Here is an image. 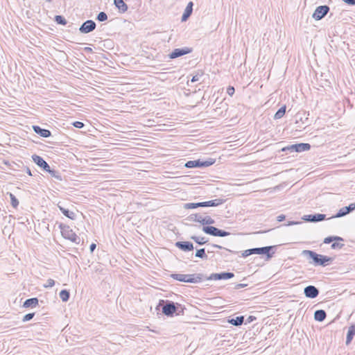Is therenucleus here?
Returning <instances> with one entry per match:
<instances>
[{
  "instance_id": "obj_30",
  "label": "nucleus",
  "mask_w": 355,
  "mask_h": 355,
  "mask_svg": "<svg viewBox=\"0 0 355 355\" xmlns=\"http://www.w3.org/2000/svg\"><path fill=\"white\" fill-rule=\"evenodd\" d=\"M191 239L194 241L196 243L202 245L208 242V240L203 236H191Z\"/></svg>"
},
{
  "instance_id": "obj_41",
  "label": "nucleus",
  "mask_w": 355,
  "mask_h": 355,
  "mask_svg": "<svg viewBox=\"0 0 355 355\" xmlns=\"http://www.w3.org/2000/svg\"><path fill=\"white\" fill-rule=\"evenodd\" d=\"M203 75V72L202 71H200V73H198L197 74L194 75L191 80V83H196L197 81L199 80L200 79V77L202 76Z\"/></svg>"
},
{
  "instance_id": "obj_15",
  "label": "nucleus",
  "mask_w": 355,
  "mask_h": 355,
  "mask_svg": "<svg viewBox=\"0 0 355 355\" xmlns=\"http://www.w3.org/2000/svg\"><path fill=\"white\" fill-rule=\"evenodd\" d=\"M319 290L315 286L309 285L304 288V295L311 299H314L317 297L319 295Z\"/></svg>"
},
{
  "instance_id": "obj_28",
  "label": "nucleus",
  "mask_w": 355,
  "mask_h": 355,
  "mask_svg": "<svg viewBox=\"0 0 355 355\" xmlns=\"http://www.w3.org/2000/svg\"><path fill=\"white\" fill-rule=\"evenodd\" d=\"M203 216L201 214H192L187 217V220L189 221L198 222L202 223L201 220Z\"/></svg>"
},
{
  "instance_id": "obj_43",
  "label": "nucleus",
  "mask_w": 355,
  "mask_h": 355,
  "mask_svg": "<svg viewBox=\"0 0 355 355\" xmlns=\"http://www.w3.org/2000/svg\"><path fill=\"white\" fill-rule=\"evenodd\" d=\"M55 285V281L52 279H49L46 284H44L45 288H51Z\"/></svg>"
},
{
  "instance_id": "obj_27",
  "label": "nucleus",
  "mask_w": 355,
  "mask_h": 355,
  "mask_svg": "<svg viewBox=\"0 0 355 355\" xmlns=\"http://www.w3.org/2000/svg\"><path fill=\"white\" fill-rule=\"evenodd\" d=\"M344 241V239L340 236H329L326 237L324 239L323 243L325 244H329V243H333L334 241Z\"/></svg>"
},
{
  "instance_id": "obj_21",
  "label": "nucleus",
  "mask_w": 355,
  "mask_h": 355,
  "mask_svg": "<svg viewBox=\"0 0 355 355\" xmlns=\"http://www.w3.org/2000/svg\"><path fill=\"white\" fill-rule=\"evenodd\" d=\"M58 209H60V211L66 216L68 218L71 219V220H75L76 218V214L75 212L72 211H69L68 209H65L64 207H62L60 205V202L58 203L57 205Z\"/></svg>"
},
{
  "instance_id": "obj_8",
  "label": "nucleus",
  "mask_w": 355,
  "mask_h": 355,
  "mask_svg": "<svg viewBox=\"0 0 355 355\" xmlns=\"http://www.w3.org/2000/svg\"><path fill=\"white\" fill-rule=\"evenodd\" d=\"M311 149V145L308 143H299L292 144L282 148V152H297L301 153L309 150Z\"/></svg>"
},
{
  "instance_id": "obj_39",
  "label": "nucleus",
  "mask_w": 355,
  "mask_h": 355,
  "mask_svg": "<svg viewBox=\"0 0 355 355\" xmlns=\"http://www.w3.org/2000/svg\"><path fill=\"white\" fill-rule=\"evenodd\" d=\"M344 246V244L338 243V241H334L331 245V248L333 250L341 249Z\"/></svg>"
},
{
  "instance_id": "obj_36",
  "label": "nucleus",
  "mask_w": 355,
  "mask_h": 355,
  "mask_svg": "<svg viewBox=\"0 0 355 355\" xmlns=\"http://www.w3.org/2000/svg\"><path fill=\"white\" fill-rule=\"evenodd\" d=\"M8 195H9V197L10 198V202H11L12 206L16 209L19 205L18 199L15 197V196L13 193H10V192H8Z\"/></svg>"
},
{
  "instance_id": "obj_24",
  "label": "nucleus",
  "mask_w": 355,
  "mask_h": 355,
  "mask_svg": "<svg viewBox=\"0 0 355 355\" xmlns=\"http://www.w3.org/2000/svg\"><path fill=\"white\" fill-rule=\"evenodd\" d=\"M38 299L37 297H31L28 298L25 300V302L23 304V306L25 308H29V307H35L38 304Z\"/></svg>"
},
{
  "instance_id": "obj_7",
  "label": "nucleus",
  "mask_w": 355,
  "mask_h": 355,
  "mask_svg": "<svg viewBox=\"0 0 355 355\" xmlns=\"http://www.w3.org/2000/svg\"><path fill=\"white\" fill-rule=\"evenodd\" d=\"M163 304L162 307V313L167 317H173L177 311L176 302L171 300H160L159 304Z\"/></svg>"
},
{
  "instance_id": "obj_13",
  "label": "nucleus",
  "mask_w": 355,
  "mask_h": 355,
  "mask_svg": "<svg viewBox=\"0 0 355 355\" xmlns=\"http://www.w3.org/2000/svg\"><path fill=\"white\" fill-rule=\"evenodd\" d=\"M304 220L309 223H318L326 219V215L324 214H314L304 215L302 218Z\"/></svg>"
},
{
  "instance_id": "obj_5",
  "label": "nucleus",
  "mask_w": 355,
  "mask_h": 355,
  "mask_svg": "<svg viewBox=\"0 0 355 355\" xmlns=\"http://www.w3.org/2000/svg\"><path fill=\"white\" fill-rule=\"evenodd\" d=\"M58 227L60 230L62 236L68 239L73 243L78 244L80 243V237L77 236V234L70 228V227L67 225L60 223L58 225Z\"/></svg>"
},
{
  "instance_id": "obj_56",
  "label": "nucleus",
  "mask_w": 355,
  "mask_h": 355,
  "mask_svg": "<svg viewBox=\"0 0 355 355\" xmlns=\"http://www.w3.org/2000/svg\"><path fill=\"white\" fill-rule=\"evenodd\" d=\"M46 2L51 3L52 0H45Z\"/></svg>"
},
{
  "instance_id": "obj_44",
  "label": "nucleus",
  "mask_w": 355,
  "mask_h": 355,
  "mask_svg": "<svg viewBox=\"0 0 355 355\" xmlns=\"http://www.w3.org/2000/svg\"><path fill=\"white\" fill-rule=\"evenodd\" d=\"M235 92V89L233 86H229L227 88V93L230 95V96H232Z\"/></svg>"
},
{
  "instance_id": "obj_1",
  "label": "nucleus",
  "mask_w": 355,
  "mask_h": 355,
  "mask_svg": "<svg viewBox=\"0 0 355 355\" xmlns=\"http://www.w3.org/2000/svg\"><path fill=\"white\" fill-rule=\"evenodd\" d=\"M201 221L202 230L207 234L218 237H225L230 234L229 232L211 226V225L214 224L215 220L210 216H203Z\"/></svg>"
},
{
  "instance_id": "obj_17",
  "label": "nucleus",
  "mask_w": 355,
  "mask_h": 355,
  "mask_svg": "<svg viewBox=\"0 0 355 355\" xmlns=\"http://www.w3.org/2000/svg\"><path fill=\"white\" fill-rule=\"evenodd\" d=\"M175 245L183 252H190L194 249L193 244L190 241H177Z\"/></svg>"
},
{
  "instance_id": "obj_38",
  "label": "nucleus",
  "mask_w": 355,
  "mask_h": 355,
  "mask_svg": "<svg viewBox=\"0 0 355 355\" xmlns=\"http://www.w3.org/2000/svg\"><path fill=\"white\" fill-rule=\"evenodd\" d=\"M176 305H177V306H176L177 311L175 313V314L176 315H183L184 310L185 308L182 304H180L178 302H176Z\"/></svg>"
},
{
  "instance_id": "obj_14",
  "label": "nucleus",
  "mask_w": 355,
  "mask_h": 355,
  "mask_svg": "<svg viewBox=\"0 0 355 355\" xmlns=\"http://www.w3.org/2000/svg\"><path fill=\"white\" fill-rule=\"evenodd\" d=\"M32 159L44 171H49L50 166L41 156L35 154L33 155Z\"/></svg>"
},
{
  "instance_id": "obj_47",
  "label": "nucleus",
  "mask_w": 355,
  "mask_h": 355,
  "mask_svg": "<svg viewBox=\"0 0 355 355\" xmlns=\"http://www.w3.org/2000/svg\"><path fill=\"white\" fill-rule=\"evenodd\" d=\"M285 218H286V216L284 214H280L278 216H277V220L278 222H282V221L284 220Z\"/></svg>"
},
{
  "instance_id": "obj_32",
  "label": "nucleus",
  "mask_w": 355,
  "mask_h": 355,
  "mask_svg": "<svg viewBox=\"0 0 355 355\" xmlns=\"http://www.w3.org/2000/svg\"><path fill=\"white\" fill-rule=\"evenodd\" d=\"M286 105L282 106L275 114L274 119H279L282 118L286 113Z\"/></svg>"
},
{
  "instance_id": "obj_2",
  "label": "nucleus",
  "mask_w": 355,
  "mask_h": 355,
  "mask_svg": "<svg viewBox=\"0 0 355 355\" xmlns=\"http://www.w3.org/2000/svg\"><path fill=\"white\" fill-rule=\"evenodd\" d=\"M304 256H306L310 261V263H313L315 266L325 267L334 261L333 257L326 255L318 254L315 251L309 250H304L302 252Z\"/></svg>"
},
{
  "instance_id": "obj_31",
  "label": "nucleus",
  "mask_w": 355,
  "mask_h": 355,
  "mask_svg": "<svg viewBox=\"0 0 355 355\" xmlns=\"http://www.w3.org/2000/svg\"><path fill=\"white\" fill-rule=\"evenodd\" d=\"M59 296L62 302H67L69 300L70 293L68 290L63 289L60 292Z\"/></svg>"
},
{
  "instance_id": "obj_52",
  "label": "nucleus",
  "mask_w": 355,
  "mask_h": 355,
  "mask_svg": "<svg viewBox=\"0 0 355 355\" xmlns=\"http://www.w3.org/2000/svg\"><path fill=\"white\" fill-rule=\"evenodd\" d=\"M26 173H27L28 175H30V176H32V175H33V174H32V173H31V169H30L28 167H27V166L26 167Z\"/></svg>"
},
{
  "instance_id": "obj_48",
  "label": "nucleus",
  "mask_w": 355,
  "mask_h": 355,
  "mask_svg": "<svg viewBox=\"0 0 355 355\" xmlns=\"http://www.w3.org/2000/svg\"><path fill=\"white\" fill-rule=\"evenodd\" d=\"M345 3L349 6H355V0H343Z\"/></svg>"
},
{
  "instance_id": "obj_23",
  "label": "nucleus",
  "mask_w": 355,
  "mask_h": 355,
  "mask_svg": "<svg viewBox=\"0 0 355 355\" xmlns=\"http://www.w3.org/2000/svg\"><path fill=\"white\" fill-rule=\"evenodd\" d=\"M327 317V313L324 310L318 309L316 310L314 313V319L318 322H322L325 320Z\"/></svg>"
},
{
  "instance_id": "obj_42",
  "label": "nucleus",
  "mask_w": 355,
  "mask_h": 355,
  "mask_svg": "<svg viewBox=\"0 0 355 355\" xmlns=\"http://www.w3.org/2000/svg\"><path fill=\"white\" fill-rule=\"evenodd\" d=\"M72 125L76 128H82L85 126V124L83 122L78 121L73 122Z\"/></svg>"
},
{
  "instance_id": "obj_53",
  "label": "nucleus",
  "mask_w": 355,
  "mask_h": 355,
  "mask_svg": "<svg viewBox=\"0 0 355 355\" xmlns=\"http://www.w3.org/2000/svg\"><path fill=\"white\" fill-rule=\"evenodd\" d=\"M255 319V317L252 316V315H250L248 318V322H251L252 321H253Z\"/></svg>"
},
{
  "instance_id": "obj_6",
  "label": "nucleus",
  "mask_w": 355,
  "mask_h": 355,
  "mask_svg": "<svg viewBox=\"0 0 355 355\" xmlns=\"http://www.w3.org/2000/svg\"><path fill=\"white\" fill-rule=\"evenodd\" d=\"M216 162V159L208 158L207 160H190L185 163L184 166L187 168H206L213 165Z\"/></svg>"
},
{
  "instance_id": "obj_16",
  "label": "nucleus",
  "mask_w": 355,
  "mask_h": 355,
  "mask_svg": "<svg viewBox=\"0 0 355 355\" xmlns=\"http://www.w3.org/2000/svg\"><path fill=\"white\" fill-rule=\"evenodd\" d=\"M355 209V204L351 203L348 206L343 207L338 210V211L336 214L335 216H332V218H340L345 216V215L349 214L351 211Z\"/></svg>"
},
{
  "instance_id": "obj_22",
  "label": "nucleus",
  "mask_w": 355,
  "mask_h": 355,
  "mask_svg": "<svg viewBox=\"0 0 355 355\" xmlns=\"http://www.w3.org/2000/svg\"><path fill=\"white\" fill-rule=\"evenodd\" d=\"M355 335V324H352L347 331L346 336V344L349 345L354 338Z\"/></svg>"
},
{
  "instance_id": "obj_57",
  "label": "nucleus",
  "mask_w": 355,
  "mask_h": 355,
  "mask_svg": "<svg viewBox=\"0 0 355 355\" xmlns=\"http://www.w3.org/2000/svg\"><path fill=\"white\" fill-rule=\"evenodd\" d=\"M354 204H355V202H354Z\"/></svg>"
},
{
  "instance_id": "obj_29",
  "label": "nucleus",
  "mask_w": 355,
  "mask_h": 355,
  "mask_svg": "<svg viewBox=\"0 0 355 355\" xmlns=\"http://www.w3.org/2000/svg\"><path fill=\"white\" fill-rule=\"evenodd\" d=\"M46 172H48L53 178H55L57 180H62V175L58 171L51 169L50 167L49 171H47Z\"/></svg>"
},
{
  "instance_id": "obj_37",
  "label": "nucleus",
  "mask_w": 355,
  "mask_h": 355,
  "mask_svg": "<svg viewBox=\"0 0 355 355\" xmlns=\"http://www.w3.org/2000/svg\"><path fill=\"white\" fill-rule=\"evenodd\" d=\"M96 20H98V21H105L107 19V15L105 12H100L96 17Z\"/></svg>"
},
{
  "instance_id": "obj_33",
  "label": "nucleus",
  "mask_w": 355,
  "mask_h": 355,
  "mask_svg": "<svg viewBox=\"0 0 355 355\" xmlns=\"http://www.w3.org/2000/svg\"><path fill=\"white\" fill-rule=\"evenodd\" d=\"M183 207L186 209H193L201 207V202H187L184 204Z\"/></svg>"
},
{
  "instance_id": "obj_40",
  "label": "nucleus",
  "mask_w": 355,
  "mask_h": 355,
  "mask_svg": "<svg viewBox=\"0 0 355 355\" xmlns=\"http://www.w3.org/2000/svg\"><path fill=\"white\" fill-rule=\"evenodd\" d=\"M35 313H29L26 314L23 317L22 321L28 322V321L32 320L33 318V317L35 316Z\"/></svg>"
},
{
  "instance_id": "obj_10",
  "label": "nucleus",
  "mask_w": 355,
  "mask_h": 355,
  "mask_svg": "<svg viewBox=\"0 0 355 355\" xmlns=\"http://www.w3.org/2000/svg\"><path fill=\"white\" fill-rule=\"evenodd\" d=\"M234 277V274L231 272H222L220 273H212L210 276H205L207 280H221V279H230Z\"/></svg>"
},
{
  "instance_id": "obj_20",
  "label": "nucleus",
  "mask_w": 355,
  "mask_h": 355,
  "mask_svg": "<svg viewBox=\"0 0 355 355\" xmlns=\"http://www.w3.org/2000/svg\"><path fill=\"white\" fill-rule=\"evenodd\" d=\"M193 6V3L192 1L188 3L181 17V21L182 22L187 21L190 16L192 15Z\"/></svg>"
},
{
  "instance_id": "obj_34",
  "label": "nucleus",
  "mask_w": 355,
  "mask_h": 355,
  "mask_svg": "<svg viewBox=\"0 0 355 355\" xmlns=\"http://www.w3.org/2000/svg\"><path fill=\"white\" fill-rule=\"evenodd\" d=\"M195 256L202 259H207V255L205 252V248L198 249L196 250Z\"/></svg>"
},
{
  "instance_id": "obj_49",
  "label": "nucleus",
  "mask_w": 355,
  "mask_h": 355,
  "mask_svg": "<svg viewBox=\"0 0 355 355\" xmlns=\"http://www.w3.org/2000/svg\"><path fill=\"white\" fill-rule=\"evenodd\" d=\"M300 222H297V221H288V223L285 224L286 226H290V225H297V224H300Z\"/></svg>"
},
{
  "instance_id": "obj_11",
  "label": "nucleus",
  "mask_w": 355,
  "mask_h": 355,
  "mask_svg": "<svg viewBox=\"0 0 355 355\" xmlns=\"http://www.w3.org/2000/svg\"><path fill=\"white\" fill-rule=\"evenodd\" d=\"M96 24L94 21L88 19L83 22L79 28V31L81 33L87 34L95 30Z\"/></svg>"
},
{
  "instance_id": "obj_4",
  "label": "nucleus",
  "mask_w": 355,
  "mask_h": 355,
  "mask_svg": "<svg viewBox=\"0 0 355 355\" xmlns=\"http://www.w3.org/2000/svg\"><path fill=\"white\" fill-rule=\"evenodd\" d=\"M171 277L175 280L186 283H200L205 279V275L202 273H193V274H176L173 273L171 275Z\"/></svg>"
},
{
  "instance_id": "obj_12",
  "label": "nucleus",
  "mask_w": 355,
  "mask_h": 355,
  "mask_svg": "<svg viewBox=\"0 0 355 355\" xmlns=\"http://www.w3.org/2000/svg\"><path fill=\"white\" fill-rule=\"evenodd\" d=\"M193 51L192 48L184 47L181 49H175L169 55L168 57L171 59H175L182 55L189 54Z\"/></svg>"
},
{
  "instance_id": "obj_46",
  "label": "nucleus",
  "mask_w": 355,
  "mask_h": 355,
  "mask_svg": "<svg viewBox=\"0 0 355 355\" xmlns=\"http://www.w3.org/2000/svg\"><path fill=\"white\" fill-rule=\"evenodd\" d=\"M211 245H212L213 248H218V249H225V250H227V251H229L230 252H232V250H230L229 249H227V248H224V247H223L221 245H217V244H212Z\"/></svg>"
},
{
  "instance_id": "obj_3",
  "label": "nucleus",
  "mask_w": 355,
  "mask_h": 355,
  "mask_svg": "<svg viewBox=\"0 0 355 355\" xmlns=\"http://www.w3.org/2000/svg\"><path fill=\"white\" fill-rule=\"evenodd\" d=\"M278 247H279V245H268V246H265V247L254 248L248 249V250H244L242 252V257H247L250 255L254 254H261V255H265L266 260L269 261L273 257Z\"/></svg>"
},
{
  "instance_id": "obj_19",
  "label": "nucleus",
  "mask_w": 355,
  "mask_h": 355,
  "mask_svg": "<svg viewBox=\"0 0 355 355\" xmlns=\"http://www.w3.org/2000/svg\"><path fill=\"white\" fill-rule=\"evenodd\" d=\"M33 131L42 137L48 138L51 136V132L49 130L42 128L39 125H33Z\"/></svg>"
},
{
  "instance_id": "obj_50",
  "label": "nucleus",
  "mask_w": 355,
  "mask_h": 355,
  "mask_svg": "<svg viewBox=\"0 0 355 355\" xmlns=\"http://www.w3.org/2000/svg\"><path fill=\"white\" fill-rule=\"evenodd\" d=\"M96 245L95 243H92L89 246L90 252H93L94 251V250L96 249Z\"/></svg>"
},
{
  "instance_id": "obj_9",
  "label": "nucleus",
  "mask_w": 355,
  "mask_h": 355,
  "mask_svg": "<svg viewBox=\"0 0 355 355\" xmlns=\"http://www.w3.org/2000/svg\"><path fill=\"white\" fill-rule=\"evenodd\" d=\"M329 10V6L327 5L318 6L313 13L312 17L317 21L320 20L327 15Z\"/></svg>"
},
{
  "instance_id": "obj_18",
  "label": "nucleus",
  "mask_w": 355,
  "mask_h": 355,
  "mask_svg": "<svg viewBox=\"0 0 355 355\" xmlns=\"http://www.w3.org/2000/svg\"><path fill=\"white\" fill-rule=\"evenodd\" d=\"M225 202V200L222 198H216L214 200H209V201H205V202H201V207H217L222 204H223Z\"/></svg>"
},
{
  "instance_id": "obj_26",
  "label": "nucleus",
  "mask_w": 355,
  "mask_h": 355,
  "mask_svg": "<svg viewBox=\"0 0 355 355\" xmlns=\"http://www.w3.org/2000/svg\"><path fill=\"white\" fill-rule=\"evenodd\" d=\"M114 3L120 12H125L128 10V7L123 0H114Z\"/></svg>"
},
{
  "instance_id": "obj_51",
  "label": "nucleus",
  "mask_w": 355,
  "mask_h": 355,
  "mask_svg": "<svg viewBox=\"0 0 355 355\" xmlns=\"http://www.w3.org/2000/svg\"><path fill=\"white\" fill-rule=\"evenodd\" d=\"M84 51L85 53H93V50L91 47H85L84 48Z\"/></svg>"
},
{
  "instance_id": "obj_55",
  "label": "nucleus",
  "mask_w": 355,
  "mask_h": 355,
  "mask_svg": "<svg viewBox=\"0 0 355 355\" xmlns=\"http://www.w3.org/2000/svg\"><path fill=\"white\" fill-rule=\"evenodd\" d=\"M12 164L17 166V167H20V166L18 164L15 163V162H12Z\"/></svg>"
},
{
  "instance_id": "obj_54",
  "label": "nucleus",
  "mask_w": 355,
  "mask_h": 355,
  "mask_svg": "<svg viewBox=\"0 0 355 355\" xmlns=\"http://www.w3.org/2000/svg\"><path fill=\"white\" fill-rule=\"evenodd\" d=\"M5 164L10 166V168L14 170L13 166L10 164L8 162H5Z\"/></svg>"
},
{
  "instance_id": "obj_35",
  "label": "nucleus",
  "mask_w": 355,
  "mask_h": 355,
  "mask_svg": "<svg viewBox=\"0 0 355 355\" xmlns=\"http://www.w3.org/2000/svg\"><path fill=\"white\" fill-rule=\"evenodd\" d=\"M54 21L60 25L65 26L67 24V19L62 15H55Z\"/></svg>"
},
{
  "instance_id": "obj_25",
  "label": "nucleus",
  "mask_w": 355,
  "mask_h": 355,
  "mask_svg": "<svg viewBox=\"0 0 355 355\" xmlns=\"http://www.w3.org/2000/svg\"><path fill=\"white\" fill-rule=\"evenodd\" d=\"M244 322V316H236L228 320V322L234 326L239 327Z\"/></svg>"
},
{
  "instance_id": "obj_45",
  "label": "nucleus",
  "mask_w": 355,
  "mask_h": 355,
  "mask_svg": "<svg viewBox=\"0 0 355 355\" xmlns=\"http://www.w3.org/2000/svg\"><path fill=\"white\" fill-rule=\"evenodd\" d=\"M247 286H248V284H235L234 288L236 289V290H238V289H240V288H245Z\"/></svg>"
}]
</instances>
